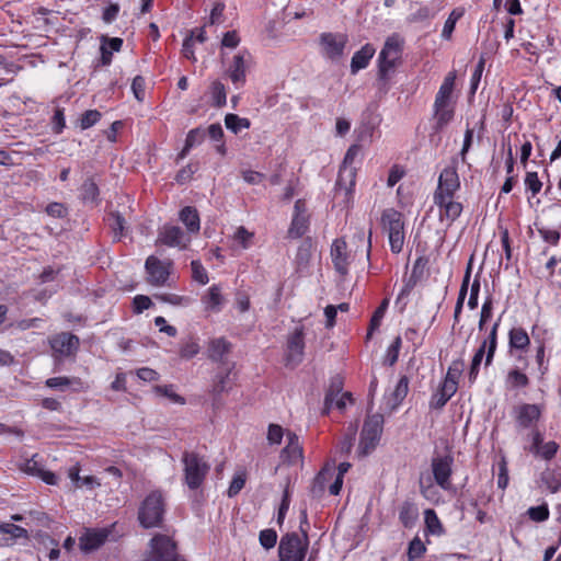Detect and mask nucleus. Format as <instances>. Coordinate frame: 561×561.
Returning <instances> with one entry per match:
<instances>
[{"label": "nucleus", "mask_w": 561, "mask_h": 561, "mask_svg": "<svg viewBox=\"0 0 561 561\" xmlns=\"http://www.w3.org/2000/svg\"><path fill=\"white\" fill-rule=\"evenodd\" d=\"M403 41L398 34L389 36L379 54L378 58V78L376 81L378 96H385L389 89L390 72L400 59Z\"/></svg>", "instance_id": "f257e3e1"}, {"label": "nucleus", "mask_w": 561, "mask_h": 561, "mask_svg": "<svg viewBox=\"0 0 561 561\" xmlns=\"http://www.w3.org/2000/svg\"><path fill=\"white\" fill-rule=\"evenodd\" d=\"M167 512V501L160 490L149 492L138 508V522L141 527L149 529L160 527Z\"/></svg>", "instance_id": "f03ea898"}, {"label": "nucleus", "mask_w": 561, "mask_h": 561, "mask_svg": "<svg viewBox=\"0 0 561 561\" xmlns=\"http://www.w3.org/2000/svg\"><path fill=\"white\" fill-rule=\"evenodd\" d=\"M181 460L183 463L184 483L190 490L199 489L210 470L209 462L196 451L187 450L182 454Z\"/></svg>", "instance_id": "7ed1b4c3"}, {"label": "nucleus", "mask_w": 561, "mask_h": 561, "mask_svg": "<svg viewBox=\"0 0 561 561\" xmlns=\"http://www.w3.org/2000/svg\"><path fill=\"white\" fill-rule=\"evenodd\" d=\"M380 221L382 230L388 234L391 252L400 253L405 240L403 215L394 208H387Z\"/></svg>", "instance_id": "20e7f679"}, {"label": "nucleus", "mask_w": 561, "mask_h": 561, "mask_svg": "<svg viewBox=\"0 0 561 561\" xmlns=\"http://www.w3.org/2000/svg\"><path fill=\"white\" fill-rule=\"evenodd\" d=\"M141 561H185L178 552L175 541L163 534L154 535Z\"/></svg>", "instance_id": "39448f33"}, {"label": "nucleus", "mask_w": 561, "mask_h": 561, "mask_svg": "<svg viewBox=\"0 0 561 561\" xmlns=\"http://www.w3.org/2000/svg\"><path fill=\"white\" fill-rule=\"evenodd\" d=\"M309 549V537L305 538L297 533L284 535L278 546L279 561H304Z\"/></svg>", "instance_id": "423d86ee"}, {"label": "nucleus", "mask_w": 561, "mask_h": 561, "mask_svg": "<svg viewBox=\"0 0 561 561\" xmlns=\"http://www.w3.org/2000/svg\"><path fill=\"white\" fill-rule=\"evenodd\" d=\"M360 152L359 145H352L344 157L343 163L340 168L337 180H336V191L337 193L344 194L345 198H348L352 195L353 188L355 186V168L352 167L354 160Z\"/></svg>", "instance_id": "0eeeda50"}, {"label": "nucleus", "mask_w": 561, "mask_h": 561, "mask_svg": "<svg viewBox=\"0 0 561 561\" xmlns=\"http://www.w3.org/2000/svg\"><path fill=\"white\" fill-rule=\"evenodd\" d=\"M382 424L383 416L381 414L377 413L367 416L360 433L359 456L365 457L375 449L382 432Z\"/></svg>", "instance_id": "6e6552de"}, {"label": "nucleus", "mask_w": 561, "mask_h": 561, "mask_svg": "<svg viewBox=\"0 0 561 561\" xmlns=\"http://www.w3.org/2000/svg\"><path fill=\"white\" fill-rule=\"evenodd\" d=\"M347 41V35L343 33H321L319 35V45L322 56L333 61L339 60L344 55Z\"/></svg>", "instance_id": "1a4fd4ad"}, {"label": "nucleus", "mask_w": 561, "mask_h": 561, "mask_svg": "<svg viewBox=\"0 0 561 561\" xmlns=\"http://www.w3.org/2000/svg\"><path fill=\"white\" fill-rule=\"evenodd\" d=\"M49 345L55 359H62L76 355L79 350L80 340L70 332H61L49 339Z\"/></svg>", "instance_id": "9d476101"}, {"label": "nucleus", "mask_w": 561, "mask_h": 561, "mask_svg": "<svg viewBox=\"0 0 561 561\" xmlns=\"http://www.w3.org/2000/svg\"><path fill=\"white\" fill-rule=\"evenodd\" d=\"M172 265L170 260L161 261L154 255L148 256L145 263L148 283L153 286L165 285L170 277Z\"/></svg>", "instance_id": "9b49d317"}, {"label": "nucleus", "mask_w": 561, "mask_h": 561, "mask_svg": "<svg viewBox=\"0 0 561 561\" xmlns=\"http://www.w3.org/2000/svg\"><path fill=\"white\" fill-rule=\"evenodd\" d=\"M460 187V181L456 169L445 168L438 178V185L434 192V199L454 198Z\"/></svg>", "instance_id": "f8f14e48"}, {"label": "nucleus", "mask_w": 561, "mask_h": 561, "mask_svg": "<svg viewBox=\"0 0 561 561\" xmlns=\"http://www.w3.org/2000/svg\"><path fill=\"white\" fill-rule=\"evenodd\" d=\"M516 427L518 430L533 428L541 416V409L537 404L522 403L513 410Z\"/></svg>", "instance_id": "ddd939ff"}, {"label": "nucleus", "mask_w": 561, "mask_h": 561, "mask_svg": "<svg viewBox=\"0 0 561 561\" xmlns=\"http://www.w3.org/2000/svg\"><path fill=\"white\" fill-rule=\"evenodd\" d=\"M157 242L170 248L184 249L191 242V238L179 226L165 225L160 229Z\"/></svg>", "instance_id": "4468645a"}, {"label": "nucleus", "mask_w": 561, "mask_h": 561, "mask_svg": "<svg viewBox=\"0 0 561 561\" xmlns=\"http://www.w3.org/2000/svg\"><path fill=\"white\" fill-rule=\"evenodd\" d=\"M111 534L110 528H92L85 529L79 538V547L84 553L98 550L105 543Z\"/></svg>", "instance_id": "2eb2a0df"}, {"label": "nucleus", "mask_w": 561, "mask_h": 561, "mask_svg": "<svg viewBox=\"0 0 561 561\" xmlns=\"http://www.w3.org/2000/svg\"><path fill=\"white\" fill-rule=\"evenodd\" d=\"M451 465L453 459L448 456L444 457H435L432 459V471L435 479V482L443 490H450V476H451Z\"/></svg>", "instance_id": "dca6fc26"}, {"label": "nucleus", "mask_w": 561, "mask_h": 561, "mask_svg": "<svg viewBox=\"0 0 561 561\" xmlns=\"http://www.w3.org/2000/svg\"><path fill=\"white\" fill-rule=\"evenodd\" d=\"M333 266L340 276L345 277L348 274L350 256L347 244L344 239H335L330 251Z\"/></svg>", "instance_id": "f3484780"}, {"label": "nucleus", "mask_w": 561, "mask_h": 561, "mask_svg": "<svg viewBox=\"0 0 561 561\" xmlns=\"http://www.w3.org/2000/svg\"><path fill=\"white\" fill-rule=\"evenodd\" d=\"M250 54L247 50L240 51L233 56L232 62L227 69V75L237 87L243 85L247 78L248 59Z\"/></svg>", "instance_id": "a211bd4d"}, {"label": "nucleus", "mask_w": 561, "mask_h": 561, "mask_svg": "<svg viewBox=\"0 0 561 561\" xmlns=\"http://www.w3.org/2000/svg\"><path fill=\"white\" fill-rule=\"evenodd\" d=\"M21 471L41 478L46 484L56 485L58 478L55 473L50 471H45L42 467L41 459H38V454L33 455L30 459H25L20 465Z\"/></svg>", "instance_id": "6ab92c4d"}, {"label": "nucleus", "mask_w": 561, "mask_h": 561, "mask_svg": "<svg viewBox=\"0 0 561 561\" xmlns=\"http://www.w3.org/2000/svg\"><path fill=\"white\" fill-rule=\"evenodd\" d=\"M231 347V343L225 337L211 339L207 347L208 358L220 364V366L231 365L232 363L227 360V356L230 354Z\"/></svg>", "instance_id": "aec40b11"}, {"label": "nucleus", "mask_w": 561, "mask_h": 561, "mask_svg": "<svg viewBox=\"0 0 561 561\" xmlns=\"http://www.w3.org/2000/svg\"><path fill=\"white\" fill-rule=\"evenodd\" d=\"M304 348V328H296L287 342V364L298 365L302 360Z\"/></svg>", "instance_id": "412c9836"}, {"label": "nucleus", "mask_w": 561, "mask_h": 561, "mask_svg": "<svg viewBox=\"0 0 561 561\" xmlns=\"http://www.w3.org/2000/svg\"><path fill=\"white\" fill-rule=\"evenodd\" d=\"M234 364L219 366L213 380L211 392L214 396H220L232 388L233 379L231 378V370Z\"/></svg>", "instance_id": "4be33fe9"}, {"label": "nucleus", "mask_w": 561, "mask_h": 561, "mask_svg": "<svg viewBox=\"0 0 561 561\" xmlns=\"http://www.w3.org/2000/svg\"><path fill=\"white\" fill-rule=\"evenodd\" d=\"M434 204L439 208V219L447 220L450 226L462 213V204L454 202L453 198L434 199Z\"/></svg>", "instance_id": "5701e85b"}, {"label": "nucleus", "mask_w": 561, "mask_h": 561, "mask_svg": "<svg viewBox=\"0 0 561 561\" xmlns=\"http://www.w3.org/2000/svg\"><path fill=\"white\" fill-rule=\"evenodd\" d=\"M530 345V339L525 329L512 328L508 332V352L513 354L514 351L520 353L527 352Z\"/></svg>", "instance_id": "b1692460"}, {"label": "nucleus", "mask_w": 561, "mask_h": 561, "mask_svg": "<svg viewBox=\"0 0 561 561\" xmlns=\"http://www.w3.org/2000/svg\"><path fill=\"white\" fill-rule=\"evenodd\" d=\"M529 383L528 376L518 367L511 368L504 378V386L508 391L525 389Z\"/></svg>", "instance_id": "393cba45"}, {"label": "nucleus", "mask_w": 561, "mask_h": 561, "mask_svg": "<svg viewBox=\"0 0 561 561\" xmlns=\"http://www.w3.org/2000/svg\"><path fill=\"white\" fill-rule=\"evenodd\" d=\"M375 51L376 50L371 44H366L357 50L351 60V72L355 75L359 70L365 69L369 65Z\"/></svg>", "instance_id": "a878e982"}, {"label": "nucleus", "mask_w": 561, "mask_h": 561, "mask_svg": "<svg viewBox=\"0 0 561 561\" xmlns=\"http://www.w3.org/2000/svg\"><path fill=\"white\" fill-rule=\"evenodd\" d=\"M500 322H501V317L497 319V321H495L493 323L490 332L488 333L486 337L483 340V342L480 345L481 347H484V350L486 351V356H485V360H484L485 367H489L492 364L493 358H494V354H495V351L497 347V331H499Z\"/></svg>", "instance_id": "bb28decb"}, {"label": "nucleus", "mask_w": 561, "mask_h": 561, "mask_svg": "<svg viewBox=\"0 0 561 561\" xmlns=\"http://www.w3.org/2000/svg\"><path fill=\"white\" fill-rule=\"evenodd\" d=\"M455 80H456V73L449 72L442 85L439 87V90L435 96L434 104L436 105H451V95L455 87Z\"/></svg>", "instance_id": "cd10ccee"}, {"label": "nucleus", "mask_w": 561, "mask_h": 561, "mask_svg": "<svg viewBox=\"0 0 561 561\" xmlns=\"http://www.w3.org/2000/svg\"><path fill=\"white\" fill-rule=\"evenodd\" d=\"M202 301L207 311L219 312L225 304L221 288L218 285L210 286L207 294L202 298Z\"/></svg>", "instance_id": "c85d7f7f"}, {"label": "nucleus", "mask_w": 561, "mask_h": 561, "mask_svg": "<svg viewBox=\"0 0 561 561\" xmlns=\"http://www.w3.org/2000/svg\"><path fill=\"white\" fill-rule=\"evenodd\" d=\"M344 381L343 378L339 375L334 376L330 380V386L327 390L325 398H324V408L323 413L328 414L330 410L333 408V402L336 397L342 394Z\"/></svg>", "instance_id": "c756f323"}, {"label": "nucleus", "mask_w": 561, "mask_h": 561, "mask_svg": "<svg viewBox=\"0 0 561 561\" xmlns=\"http://www.w3.org/2000/svg\"><path fill=\"white\" fill-rule=\"evenodd\" d=\"M541 483L551 492L561 490V468H546L540 476Z\"/></svg>", "instance_id": "7c9ffc66"}, {"label": "nucleus", "mask_w": 561, "mask_h": 561, "mask_svg": "<svg viewBox=\"0 0 561 561\" xmlns=\"http://www.w3.org/2000/svg\"><path fill=\"white\" fill-rule=\"evenodd\" d=\"M454 107L451 105H436L434 104V118L435 124L433 129L438 133L446 127L454 118Z\"/></svg>", "instance_id": "2f4dec72"}, {"label": "nucleus", "mask_w": 561, "mask_h": 561, "mask_svg": "<svg viewBox=\"0 0 561 561\" xmlns=\"http://www.w3.org/2000/svg\"><path fill=\"white\" fill-rule=\"evenodd\" d=\"M419 517V510L411 501H404L399 510V520L405 528H412Z\"/></svg>", "instance_id": "473e14b6"}, {"label": "nucleus", "mask_w": 561, "mask_h": 561, "mask_svg": "<svg viewBox=\"0 0 561 561\" xmlns=\"http://www.w3.org/2000/svg\"><path fill=\"white\" fill-rule=\"evenodd\" d=\"M409 391V378L407 376H402L394 390L391 393V397L388 399L387 404L389 405L390 410H394L398 408L401 402L404 400Z\"/></svg>", "instance_id": "72a5a7b5"}, {"label": "nucleus", "mask_w": 561, "mask_h": 561, "mask_svg": "<svg viewBox=\"0 0 561 561\" xmlns=\"http://www.w3.org/2000/svg\"><path fill=\"white\" fill-rule=\"evenodd\" d=\"M205 137H206V129H204L202 127H196V128L191 129L187 133L184 148L180 152L179 157L184 158L193 147L201 145L205 140Z\"/></svg>", "instance_id": "f704fd0d"}, {"label": "nucleus", "mask_w": 561, "mask_h": 561, "mask_svg": "<svg viewBox=\"0 0 561 561\" xmlns=\"http://www.w3.org/2000/svg\"><path fill=\"white\" fill-rule=\"evenodd\" d=\"M180 219L190 232L199 231V216L194 207L186 206L180 211Z\"/></svg>", "instance_id": "c9c22d12"}, {"label": "nucleus", "mask_w": 561, "mask_h": 561, "mask_svg": "<svg viewBox=\"0 0 561 561\" xmlns=\"http://www.w3.org/2000/svg\"><path fill=\"white\" fill-rule=\"evenodd\" d=\"M46 386L51 389L65 391L68 387H82V381L78 377H51L46 380Z\"/></svg>", "instance_id": "e433bc0d"}, {"label": "nucleus", "mask_w": 561, "mask_h": 561, "mask_svg": "<svg viewBox=\"0 0 561 561\" xmlns=\"http://www.w3.org/2000/svg\"><path fill=\"white\" fill-rule=\"evenodd\" d=\"M80 191L84 203H98L100 191L98 184L92 178H89L83 182Z\"/></svg>", "instance_id": "4c0bfd02"}, {"label": "nucleus", "mask_w": 561, "mask_h": 561, "mask_svg": "<svg viewBox=\"0 0 561 561\" xmlns=\"http://www.w3.org/2000/svg\"><path fill=\"white\" fill-rule=\"evenodd\" d=\"M308 230V217L306 215H294L288 236L290 238H300Z\"/></svg>", "instance_id": "58836bf2"}, {"label": "nucleus", "mask_w": 561, "mask_h": 561, "mask_svg": "<svg viewBox=\"0 0 561 561\" xmlns=\"http://www.w3.org/2000/svg\"><path fill=\"white\" fill-rule=\"evenodd\" d=\"M201 351L198 339L195 336H188L181 344L179 354L181 358L191 359L196 356Z\"/></svg>", "instance_id": "ea45409f"}, {"label": "nucleus", "mask_w": 561, "mask_h": 561, "mask_svg": "<svg viewBox=\"0 0 561 561\" xmlns=\"http://www.w3.org/2000/svg\"><path fill=\"white\" fill-rule=\"evenodd\" d=\"M225 125L230 131L237 135L241 129L250 128L251 122L245 117L229 113L225 116Z\"/></svg>", "instance_id": "a19ab883"}, {"label": "nucleus", "mask_w": 561, "mask_h": 561, "mask_svg": "<svg viewBox=\"0 0 561 561\" xmlns=\"http://www.w3.org/2000/svg\"><path fill=\"white\" fill-rule=\"evenodd\" d=\"M154 298L161 302L178 307H187L193 302V299L188 296H180L171 293L157 294Z\"/></svg>", "instance_id": "79ce46f5"}, {"label": "nucleus", "mask_w": 561, "mask_h": 561, "mask_svg": "<svg viewBox=\"0 0 561 561\" xmlns=\"http://www.w3.org/2000/svg\"><path fill=\"white\" fill-rule=\"evenodd\" d=\"M424 519L426 529L428 533L433 535H440L444 531L443 525L436 514V512L432 508H427L424 512Z\"/></svg>", "instance_id": "37998d69"}, {"label": "nucleus", "mask_w": 561, "mask_h": 561, "mask_svg": "<svg viewBox=\"0 0 561 561\" xmlns=\"http://www.w3.org/2000/svg\"><path fill=\"white\" fill-rule=\"evenodd\" d=\"M282 458L288 465H295L302 460V446L300 444H293L291 446L286 445L282 451Z\"/></svg>", "instance_id": "c03bdc74"}, {"label": "nucleus", "mask_w": 561, "mask_h": 561, "mask_svg": "<svg viewBox=\"0 0 561 561\" xmlns=\"http://www.w3.org/2000/svg\"><path fill=\"white\" fill-rule=\"evenodd\" d=\"M110 228L115 239H121L125 229V219L118 211H112L107 217Z\"/></svg>", "instance_id": "a18cd8bd"}, {"label": "nucleus", "mask_w": 561, "mask_h": 561, "mask_svg": "<svg viewBox=\"0 0 561 561\" xmlns=\"http://www.w3.org/2000/svg\"><path fill=\"white\" fill-rule=\"evenodd\" d=\"M402 346V339L400 335L396 336L390 346L387 350L383 363L389 366H393L399 357L400 348Z\"/></svg>", "instance_id": "49530a36"}, {"label": "nucleus", "mask_w": 561, "mask_h": 561, "mask_svg": "<svg viewBox=\"0 0 561 561\" xmlns=\"http://www.w3.org/2000/svg\"><path fill=\"white\" fill-rule=\"evenodd\" d=\"M387 307H388V300L385 299L380 304V306L375 310V312L370 319L367 339H369L373 335L374 331H376L380 327L381 320L385 316Z\"/></svg>", "instance_id": "de8ad7c7"}, {"label": "nucleus", "mask_w": 561, "mask_h": 561, "mask_svg": "<svg viewBox=\"0 0 561 561\" xmlns=\"http://www.w3.org/2000/svg\"><path fill=\"white\" fill-rule=\"evenodd\" d=\"M559 450V444L554 440L543 443L534 454L545 460H551Z\"/></svg>", "instance_id": "09e8293b"}, {"label": "nucleus", "mask_w": 561, "mask_h": 561, "mask_svg": "<svg viewBox=\"0 0 561 561\" xmlns=\"http://www.w3.org/2000/svg\"><path fill=\"white\" fill-rule=\"evenodd\" d=\"M330 474V469L323 468L314 478L312 486H311V494L314 497L321 496L325 489V482H327V476Z\"/></svg>", "instance_id": "8fccbe9b"}, {"label": "nucleus", "mask_w": 561, "mask_h": 561, "mask_svg": "<svg viewBox=\"0 0 561 561\" xmlns=\"http://www.w3.org/2000/svg\"><path fill=\"white\" fill-rule=\"evenodd\" d=\"M425 551H426V548H425V545L423 543V541L419 537H415L409 543V548H408L409 561H416L425 553Z\"/></svg>", "instance_id": "3c124183"}, {"label": "nucleus", "mask_w": 561, "mask_h": 561, "mask_svg": "<svg viewBox=\"0 0 561 561\" xmlns=\"http://www.w3.org/2000/svg\"><path fill=\"white\" fill-rule=\"evenodd\" d=\"M211 95H213L215 106L221 107L226 104V101H227L226 88L220 81L213 82Z\"/></svg>", "instance_id": "603ef678"}, {"label": "nucleus", "mask_w": 561, "mask_h": 561, "mask_svg": "<svg viewBox=\"0 0 561 561\" xmlns=\"http://www.w3.org/2000/svg\"><path fill=\"white\" fill-rule=\"evenodd\" d=\"M526 514L531 520L541 523L549 518V508L547 504L531 506L527 510Z\"/></svg>", "instance_id": "864d4df0"}, {"label": "nucleus", "mask_w": 561, "mask_h": 561, "mask_svg": "<svg viewBox=\"0 0 561 561\" xmlns=\"http://www.w3.org/2000/svg\"><path fill=\"white\" fill-rule=\"evenodd\" d=\"M253 237V232H250L243 226L238 227L233 233V240L239 243L242 249L250 248Z\"/></svg>", "instance_id": "5fc2aeb1"}, {"label": "nucleus", "mask_w": 561, "mask_h": 561, "mask_svg": "<svg viewBox=\"0 0 561 561\" xmlns=\"http://www.w3.org/2000/svg\"><path fill=\"white\" fill-rule=\"evenodd\" d=\"M259 540L260 545L263 548L270 550L274 548L277 542V533L272 528L261 530L259 535Z\"/></svg>", "instance_id": "6e6d98bb"}, {"label": "nucleus", "mask_w": 561, "mask_h": 561, "mask_svg": "<svg viewBox=\"0 0 561 561\" xmlns=\"http://www.w3.org/2000/svg\"><path fill=\"white\" fill-rule=\"evenodd\" d=\"M484 355L486 356V351L484 350V347L479 346V348L476 351L472 362H471V366H470V370H469V380L470 381L476 380V378L479 374V367L481 365V362H482Z\"/></svg>", "instance_id": "4d7b16f0"}, {"label": "nucleus", "mask_w": 561, "mask_h": 561, "mask_svg": "<svg viewBox=\"0 0 561 561\" xmlns=\"http://www.w3.org/2000/svg\"><path fill=\"white\" fill-rule=\"evenodd\" d=\"M0 531L13 538H27V530L25 528L11 523L1 524Z\"/></svg>", "instance_id": "13d9d810"}, {"label": "nucleus", "mask_w": 561, "mask_h": 561, "mask_svg": "<svg viewBox=\"0 0 561 561\" xmlns=\"http://www.w3.org/2000/svg\"><path fill=\"white\" fill-rule=\"evenodd\" d=\"M191 268H192V277L195 282H197L202 285H205L208 283L209 278H208L207 272L199 261H192Z\"/></svg>", "instance_id": "bf43d9fd"}, {"label": "nucleus", "mask_w": 561, "mask_h": 561, "mask_svg": "<svg viewBox=\"0 0 561 561\" xmlns=\"http://www.w3.org/2000/svg\"><path fill=\"white\" fill-rule=\"evenodd\" d=\"M101 118V113L98 110L85 111L80 119L81 129H88L95 125Z\"/></svg>", "instance_id": "052dcab7"}, {"label": "nucleus", "mask_w": 561, "mask_h": 561, "mask_svg": "<svg viewBox=\"0 0 561 561\" xmlns=\"http://www.w3.org/2000/svg\"><path fill=\"white\" fill-rule=\"evenodd\" d=\"M484 64H485V58H484V54H482L480 56V60H479L478 65L476 66V69L473 71V73L471 76V80H470V91L472 94H474L478 89V85L481 80L483 69H484Z\"/></svg>", "instance_id": "680f3d73"}, {"label": "nucleus", "mask_w": 561, "mask_h": 561, "mask_svg": "<svg viewBox=\"0 0 561 561\" xmlns=\"http://www.w3.org/2000/svg\"><path fill=\"white\" fill-rule=\"evenodd\" d=\"M525 185L527 190L533 193V196L538 194L542 187V183L540 182L537 172H527L525 176Z\"/></svg>", "instance_id": "e2e57ef3"}, {"label": "nucleus", "mask_w": 561, "mask_h": 561, "mask_svg": "<svg viewBox=\"0 0 561 561\" xmlns=\"http://www.w3.org/2000/svg\"><path fill=\"white\" fill-rule=\"evenodd\" d=\"M145 88H146L145 78L141 76H136L131 83V91H133L136 100L139 102H142L145 100V95H146Z\"/></svg>", "instance_id": "0e129e2a"}, {"label": "nucleus", "mask_w": 561, "mask_h": 561, "mask_svg": "<svg viewBox=\"0 0 561 561\" xmlns=\"http://www.w3.org/2000/svg\"><path fill=\"white\" fill-rule=\"evenodd\" d=\"M443 393H445L448 398H451L457 391V380L451 378V367H449L447 377L444 380L440 389Z\"/></svg>", "instance_id": "69168bd1"}, {"label": "nucleus", "mask_w": 561, "mask_h": 561, "mask_svg": "<svg viewBox=\"0 0 561 561\" xmlns=\"http://www.w3.org/2000/svg\"><path fill=\"white\" fill-rule=\"evenodd\" d=\"M152 306V301L148 296L137 295L133 300V308L135 313H141Z\"/></svg>", "instance_id": "338daca9"}, {"label": "nucleus", "mask_w": 561, "mask_h": 561, "mask_svg": "<svg viewBox=\"0 0 561 561\" xmlns=\"http://www.w3.org/2000/svg\"><path fill=\"white\" fill-rule=\"evenodd\" d=\"M46 213L54 218H64L67 216V208L61 203L53 202L46 206Z\"/></svg>", "instance_id": "774afa93"}]
</instances>
